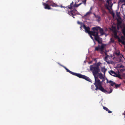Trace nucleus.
<instances>
[{"mask_svg":"<svg viewBox=\"0 0 125 125\" xmlns=\"http://www.w3.org/2000/svg\"><path fill=\"white\" fill-rule=\"evenodd\" d=\"M83 28L85 30V32L89 34L92 35L94 37L95 40L97 41L99 44H101L102 41H100V40L102 39L98 35L97 32H95L94 31H90V29L89 27H86L84 24L83 25Z\"/></svg>","mask_w":125,"mask_h":125,"instance_id":"nucleus-1","label":"nucleus"},{"mask_svg":"<svg viewBox=\"0 0 125 125\" xmlns=\"http://www.w3.org/2000/svg\"><path fill=\"white\" fill-rule=\"evenodd\" d=\"M94 84L95 85L96 88L95 90H97L98 89L101 91L103 92L106 93H110L112 92L113 90L111 89H110V91L108 92L107 91L104 89V88L102 86V82H101L100 80L99 79H95V83Z\"/></svg>","mask_w":125,"mask_h":125,"instance_id":"nucleus-2","label":"nucleus"},{"mask_svg":"<svg viewBox=\"0 0 125 125\" xmlns=\"http://www.w3.org/2000/svg\"><path fill=\"white\" fill-rule=\"evenodd\" d=\"M63 67L67 72H69L70 73L72 74L73 75L76 76L80 78L84 79L89 82H92V80L88 77L85 75H82L79 73L73 72L69 70L65 67L63 66Z\"/></svg>","mask_w":125,"mask_h":125,"instance_id":"nucleus-3","label":"nucleus"},{"mask_svg":"<svg viewBox=\"0 0 125 125\" xmlns=\"http://www.w3.org/2000/svg\"><path fill=\"white\" fill-rule=\"evenodd\" d=\"M63 67L67 72H69L70 73L72 74L73 75L76 76L80 78L84 79L89 82H92V80L88 77L85 75H82L79 73L73 72L69 70L65 67L63 66Z\"/></svg>","mask_w":125,"mask_h":125,"instance_id":"nucleus-4","label":"nucleus"},{"mask_svg":"<svg viewBox=\"0 0 125 125\" xmlns=\"http://www.w3.org/2000/svg\"><path fill=\"white\" fill-rule=\"evenodd\" d=\"M90 69L92 72L95 79H99L98 77L96 76V75L97 74L99 73V72L100 71L99 67H96L94 65H91L90 67Z\"/></svg>","mask_w":125,"mask_h":125,"instance_id":"nucleus-5","label":"nucleus"},{"mask_svg":"<svg viewBox=\"0 0 125 125\" xmlns=\"http://www.w3.org/2000/svg\"><path fill=\"white\" fill-rule=\"evenodd\" d=\"M106 46L104 44L102 43L100 46L99 45H98V46L95 47L94 51H100L101 53L102 54L104 52V50L105 46Z\"/></svg>","mask_w":125,"mask_h":125,"instance_id":"nucleus-6","label":"nucleus"},{"mask_svg":"<svg viewBox=\"0 0 125 125\" xmlns=\"http://www.w3.org/2000/svg\"><path fill=\"white\" fill-rule=\"evenodd\" d=\"M92 30L93 31H94L95 32H97L98 33V35H98V30H99L100 33L101 34V35H103L105 34L104 32V30L103 29L99 27H94L92 28Z\"/></svg>","mask_w":125,"mask_h":125,"instance_id":"nucleus-7","label":"nucleus"},{"mask_svg":"<svg viewBox=\"0 0 125 125\" xmlns=\"http://www.w3.org/2000/svg\"><path fill=\"white\" fill-rule=\"evenodd\" d=\"M77 13H78V11L76 10H73L70 11H68V14L70 16H73L75 15Z\"/></svg>","mask_w":125,"mask_h":125,"instance_id":"nucleus-8","label":"nucleus"},{"mask_svg":"<svg viewBox=\"0 0 125 125\" xmlns=\"http://www.w3.org/2000/svg\"><path fill=\"white\" fill-rule=\"evenodd\" d=\"M49 4H50V6H52L53 7H58L59 6L58 5L54 3L52 1H49Z\"/></svg>","mask_w":125,"mask_h":125,"instance_id":"nucleus-9","label":"nucleus"},{"mask_svg":"<svg viewBox=\"0 0 125 125\" xmlns=\"http://www.w3.org/2000/svg\"><path fill=\"white\" fill-rule=\"evenodd\" d=\"M111 1V0H107V2L108 4L109 5V6H108L107 5H105V8L108 10H110V9L109 8V6L111 8L112 7L113 4H112L111 3H110V1Z\"/></svg>","mask_w":125,"mask_h":125,"instance_id":"nucleus-10","label":"nucleus"},{"mask_svg":"<svg viewBox=\"0 0 125 125\" xmlns=\"http://www.w3.org/2000/svg\"><path fill=\"white\" fill-rule=\"evenodd\" d=\"M43 5L44 6V8L45 9L50 10L51 9L50 7V4H49V2L47 4H46L45 3L43 4Z\"/></svg>","mask_w":125,"mask_h":125,"instance_id":"nucleus-11","label":"nucleus"},{"mask_svg":"<svg viewBox=\"0 0 125 125\" xmlns=\"http://www.w3.org/2000/svg\"><path fill=\"white\" fill-rule=\"evenodd\" d=\"M73 2L72 1L70 5L66 7V8L67 9L68 8L70 10L72 9H73Z\"/></svg>","mask_w":125,"mask_h":125,"instance_id":"nucleus-12","label":"nucleus"},{"mask_svg":"<svg viewBox=\"0 0 125 125\" xmlns=\"http://www.w3.org/2000/svg\"><path fill=\"white\" fill-rule=\"evenodd\" d=\"M109 73L111 75L115 77L117 74L115 72L112 70H111Z\"/></svg>","mask_w":125,"mask_h":125,"instance_id":"nucleus-13","label":"nucleus"},{"mask_svg":"<svg viewBox=\"0 0 125 125\" xmlns=\"http://www.w3.org/2000/svg\"><path fill=\"white\" fill-rule=\"evenodd\" d=\"M106 70L107 69H105L104 67H102L101 68V72H103L104 74H105V72Z\"/></svg>","mask_w":125,"mask_h":125,"instance_id":"nucleus-14","label":"nucleus"},{"mask_svg":"<svg viewBox=\"0 0 125 125\" xmlns=\"http://www.w3.org/2000/svg\"><path fill=\"white\" fill-rule=\"evenodd\" d=\"M103 109L106 111H107L108 113H112V112L109 110L105 106H103Z\"/></svg>","mask_w":125,"mask_h":125,"instance_id":"nucleus-15","label":"nucleus"},{"mask_svg":"<svg viewBox=\"0 0 125 125\" xmlns=\"http://www.w3.org/2000/svg\"><path fill=\"white\" fill-rule=\"evenodd\" d=\"M114 35V37L116 39L119 38V37L117 35V31H115L113 32Z\"/></svg>","mask_w":125,"mask_h":125,"instance_id":"nucleus-16","label":"nucleus"},{"mask_svg":"<svg viewBox=\"0 0 125 125\" xmlns=\"http://www.w3.org/2000/svg\"><path fill=\"white\" fill-rule=\"evenodd\" d=\"M112 29V31L113 32L115 31H117V30L116 29V27L115 26H114L113 25L111 27Z\"/></svg>","mask_w":125,"mask_h":125,"instance_id":"nucleus-17","label":"nucleus"},{"mask_svg":"<svg viewBox=\"0 0 125 125\" xmlns=\"http://www.w3.org/2000/svg\"><path fill=\"white\" fill-rule=\"evenodd\" d=\"M109 83H110L111 84V85L112 86H113L114 85H115V84H116L114 82L111 80H110L109 81Z\"/></svg>","mask_w":125,"mask_h":125,"instance_id":"nucleus-18","label":"nucleus"},{"mask_svg":"<svg viewBox=\"0 0 125 125\" xmlns=\"http://www.w3.org/2000/svg\"><path fill=\"white\" fill-rule=\"evenodd\" d=\"M97 19V21L98 22L99 21L101 20V18L100 16L98 15H97L95 17Z\"/></svg>","mask_w":125,"mask_h":125,"instance_id":"nucleus-19","label":"nucleus"},{"mask_svg":"<svg viewBox=\"0 0 125 125\" xmlns=\"http://www.w3.org/2000/svg\"><path fill=\"white\" fill-rule=\"evenodd\" d=\"M101 64V63L100 62H99L97 63L96 64H94L93 65H94L96 67H99V66Z\"/></svg>","mask_w":125,"mask_h":125,"instance_id":"nucleus-20","label":"nucleus"},{"mask_svg":"<svg viewBox=\"0 0 125 125\" xmlns=\"http://www.w3.org/2000/svg\"><path fill=\"white\" fill-rule=\"evenodd\" d=\"M116 15L117 17L119 19H121V17L120 15V13L117 12H116Z\"/></svg>","mask_w":125,"mask_h":125,"instance_id":"nucleus-21","label":"nucleus"},{"mask_svg":"<svg viewBox=\"0 0 125 125\" xmlns=\"http://www.w3.org/2000/svg\"><path fill=\"white\" fill-rule=\"evenodd\" d=\"M124 2H125V0H119L118 3L119 4Z\"/></svg>","mask_w":125,"mask_h":125,"instance_id":"nucleus-22","label":"nucleus"},{"mask_svg":"<svg viewBox=\"0 0 125 125\" xmlns=\"http://www.w3.org/2000/svg\"><path fill=\"white\" fill-rule=\"evenodd\" d=\"M117 25L121 26V25L122 23V22L121 21L118 20H117Z\"/></svg>","mask_w":125,"mask_h":125,"instance_id":"nucleus-23","label":"nucleus"},{"mask_svg":"<svg viewBox=\"0 0 125 125\" xmlns=\"http://www.w3.org/2000/svg\"><path fill=\"white\" fill-rule=\"evenodd\" d=\"M115 54L117 56H119L120 55V52L117 51L115 52Z\"/></svg>","mask_w":125,"mask_h":125,"instance_id":"nucleus-24","label":"nucleus"},{"mask_svg":"<svg viewBox=\"0 0 125 125\" xmlns=\"http://www.w3.org/2000/svg\"><path fill=\"white\" fill-rule=\"evenodd\" d=\"M91 13V12H90L89 11L88 12H87L85 15H84V16L85 17L87 15H89Z\"/></svg>","mask_w":125,"mask_h":125,"instance_id":"nucleus-25","label":"nucleus"},{"mask_svg":"<svg viewBox=\"0 0 125 125\" xmlns=\"http://www.w3.org/2000/svg\"><path fill=\"white\" fill-rule=\"evenodd\" d=\"M115 77H118V78H120V79H121V75L119 74H117Z\"/></svg>","mask_w":125,"mask_h":125,"instance_id":"nucleus-26","label":"nucleus"},{"mask_svg":"<svg viewBox=\"0 0 125 125\" xmlns=\"http://www.w3.org/2000/svg\"><path fill=\"white\" fill-rule=\"evenodd\" d=\"M115 87L116 88H117L120 86V84H118L116 83V84H115Z\"/></svg>","mask_w":125,"mask_h":125,"instance_id":"nucleus-27","label":"nucleus"},{"mask_svg":"<svg viewBox=\"0 0 125 125\" xmlns=\"http://www.w3.org/2000/svg\"><path fill=\"white\" fill-rule=\"evenodd\" d=\"M120 27L121 28H122V26L121 25H117V29L118 30H119Z\"/></svg>","mask_w":125,"mask_h":125,"instance_id":"nucleus-28","label":"nucleus"},{"mask_svg":"<svg viewBox=\"0 0 125 125\" xmlns=\"http://www.w3.org/2000/svg\"><path fill=\"white\" fill-rule=\"evenodd\" d=\"M77 23L81 25H82V23L81 22H80L79 21H78L77 22Z\"/></svg>","mask_w":125,"mask_h":125,"instance_id":"nucleus-29","label":"nucleus"},{"mask_svg":"<svg viewBox=\"0 0 125 125\" xmlns=\"http://www.w3.org/2000/svg\"><path fill=\"white\" fill-rule=\"evenodd\" d=\"M79 6V5H78V4H75L74 5H73V7H78Z\"/></svg>","mask_w":125,"mask_h":125,"instance_id":"nucleus-30","label":"nucleus"},{"mask_svg":"<svg viewBox=\"0 0 125 125\" xmlns=\"http://www.w3.org/2000/svg\"><path fill=\"white\" fill-rule=\"evenodd\" d=\"M111 13L113 16V17H114L115 16V13L113 12H111Z\"/></svg>","mask_w":125,"mask_h":125,"instance_id":"nucleus-31","label":"nucleus"},{"mask_svg":"<svg viewBox=\"0 0 125 125\" xmlns=\"http://www.w3.org/2000/svg\"><path fill=\"white\" fill-rule=\"evenodd\" d=\"M110 41L111 42L114 43V40L112 39V38H111L110 39Z\"/></svg>","mask_w":125,"mask_h":125,"instance_id":"nucleus-32","label":"nucleus"},{"mask_svg":"<svg viewBox=\"0 0 125 125\" xmlns=\"http://www.w3.org/2000/svg\"><path fill=\"white\" fill-rule=\"evenodd\" d=\"M118 41L119 42H122L123 41L120 39L119 37V38H118Z\"/></svg>","mask_w":125,"mask_h":125,"instance_id":"nucleus-33","label":"nucleus"},{"mask_svg":"<svg viewBox=\"0 0 125 125\" xmlns=\"http://www.w3.org/2000/svg\"><path fill=\"white\" fill-rule=\"evenodd\" d=\"M118 41L119 42H122L123 41L120 39L119 37V38H118Z\"/></svg>","mask_w":125,"mask_h":125,"instance_id":"nucleus-34","label":"nucleus"},{"mask_svg":"<svg viewBox=\"0 0 125 125\" xmlns=\"http://www.w3.org/2000/svg\"><path fill=\"white\" fill-rule=\"evenodd\" d=\"M94 85H92L91 86V89L94 90Z\"/></svg>","mask_w":125,"mask_h":125,"instance_id":"nucleus-35","label":"nucleus"},{"mask_svg":"<svg viewBox=\"0 0 125 125\" xmlns=\"http://www.w3.org/2000/svg\"><path fill=\"white\" fill-rule=\"evenodd\" d=\"M90 35V36L91 38L93 40H94V39L93 37L92 36V35L91 34H89Z\"/></svg>","mask_w":125,"mask_h":125,"instance_id":"nucleus-36","label":"nucleus"},{"mask_svg":"<svg viewBox=\"0 0 125 125\" xmlns=\"http://www.w3.org/2000/svg\"><path fill=\"white\" fill-rule=\"evenodd\" d=\"M105 61L106 62H107V63H111V62H110V61H109V60H105Z\"/></svg>","mask_w":125,"mask_h":125,"instance_id":"nucleus-37","label":"nucleus"},{"mask_svg":"<svg viewBox=\"0 0 125 125\" xmlns=\"http://www.w3.org/2000/svg\"><path fill=\"white\" fill-rule=\"evenodd\" d=\"M121 43L123 45H125V42L124 40Z\"/></svg>","mask_w":125,"mask_h":125,"instance_id":"nucleus-38","label":"nucleus"},{"mask_svg":"<svg viewBox=\"0 0 125 125\" xmlns=\"http://www.w3.org/2000/svg\"><path fill=\"white\" fill-rule=\"evenodd\" d=\"M121 38L122 39V40H124V37L123 36H121Z\"/></svg>","mask_w":125,"mask_h":125,"instance_id":"nucleus-39","label":"nucleus"},{"mask_svg":"<svg viewBox=\"0 0 125 125\" xmlns=\"http://www.w3.org/2000/svg\"><path fill=\"white\" fill-rule=\"evenodd\" d=\"M83 3L85 4H85L86 3V0H84L83 1Z\"/></svg>","mask_w":125,"mask_h":125,"instance_id":"nucleus-40","label":"nucleus"},{"mask_svg":"<svg viewBox=\"0 0 125 125\" xmlns=\"http://www.w3.org/2000/svg\"><path fill=\"white\" fill-rule=\"evenodd\" d=\"M92 9H93V7H91L90 8V10H89V11H90V12H91V10H92Z\"/></svg>","mask_w":125,"mask_h":125,"instance_id":"nucleus-41","label":"nucleus"},{"mask_svg":"<svg viewBox=\"0 0 125 125\" xmlns=\"http://www.w3.org/2000/svg\"><path fill=\"white\" fill-rule=\"evenodd\" d=\"M124 67V66L123 65H121L119 66L120 68H123Z\"/></svg>","mask_w":125,"mask_h":125,"instance_id":"nucleus-42","label":"nucleus"},{"mask_svg":"<svg viewBox=\"0 0 125 125\" xmlns=\"http://www.w3.org/2000/svg\"><path fill=\"white\" fill-rule=\"evenodd\" d=\"M107 56H105V58H104V59H105V61L106 60H107Z\"/></svg>","mask_w":125,"mask_h":125,"instance_id":"nucleus-43","label":"nucleus"},{"mask_svg":"<svg viewBox=\"0 0 125 125\" xmlns=\"http://www.w3.org/2000/svg\"><path fill=\"white\" fill-rule=\"evenodd\" d=\"M124 3L123 4H122V6H121V8H123V6L124 5H125V2H124Z\"/></svg>","mask_w":125,"mask_h":125,"instance_id":"nucleus-44","label":"nucleus"},{"mask_svg":"<svg viewBox=\"0 0 125 125\" xmlns=\"http://www.w3.org/2000/svg\"><path fill=\"white\" fill-rule=\"evenodd\" d=\"M106 80H107L106 83H109V81H108V79H107Z\"/></svg>","mask_w":125,"mask_h":125,"instance_id":"nucleus-45","label":"nucleus"},{"mask_svg":"<svg viewBox=\"0 0 125 125\" xmlns=\"http://www.w3.org/2000/svg\"><path fill=\"white\" fill-rule=\"evenodd\" d=\"M125 70L124 69H121L120 70L121 71H124Z\"/></svg>","mask_w":125,"mask_h":125,"instance_id":"nucleus-46","label":"nucleus"},{"mask_svg":"<svg viewBox=\"0 0 125 125\" xmlns=\"http://www.w3.org/2000/svg\"><path fill=\"white\" fill-rule=\"evenodd\" d=\"M93 14L95 16V17H96V16L97 15H96L94 13H93Z\"/></svg>","mask_w":125,"mask_h":125,"instance_id":"nucleus-47","label":"nucleus"},{"mask_svg":"<svg viewBox=\"0 0 125 125\" xmlns=\"http://www.w3.org/2000/svg\"><path fill=\"white\" fill-rule=\"evenodd\" d=\"M76 14L78 15H80V14L78 12V13H77Z\"/></svg>","mask_w":125,"mask_h":125,"instance_id":"nucleus-48","label":"nucleus"},{"mask_svg":"<svg viewBox=\"0 0 125 125\" xmlns=\"http://www.w3.org/2000/svg\"><path fill=\"white\" fill-rule=\"evenodd\" d=\"M61 8H66V7H64V6H61Z\"/></svg>","mask_w":125,"mask_h":125,"instance_id":"nucleus-49","label":"nucleus"},{"mask_svg":"<svg viewBox=\"0 0 125 125\" xmlns=\"http://www.w3.org/2000/svg\"><path fill=\"white\" fill-rule=\"evenodd\" d=\"M82 4V3H80V4H78V5H79V6L81 4Z\"/></svg>","mask_w":125,"mask_h":125,"instance_id":"nucleus-50","label":"nucleus"},{"mask_svg":"<svg viewBox=\"0 0 125 125\" xmlns=\"http://www.w3.org/2000/svg\"><path fill=\"white\" fill-rule=\"evenodd\" d=\"M125 114H124V115H125V111H124Z\"/></svg>","mask_w":125,"mask_h":125,"instance_id":"nucleus-51","label":"nucleus"},{"mask_svg":"<svg viewBox=\"0 0 125 125\" xmlns=\"http://www.w3.org/2000/svg\"><path fill=\"white\" fill-rule=\"evenodd\" d=\"M73 16H73V18H75V17H74Z\"/></svg>","mask_w":125,"mask_h":125,"instance_id":"nucleus-52","label":"nucleus"},{"mask_svg":"<svg viewBox=\"0 0 125 125\" xmlns=\"http://www.w3.org/2000/svg\"><path fill=\"white\" fill-rule=\"evenodd\" d=\"M120 58H122V57L121 56V57H120Z\"/></svg>","mask_w":125,"mask_h":125,"instance_id":"nucleus-53","label":"nucleus"},{"mask_svg":"<svg viewBox=\"0 0 125 125\" xmlns=\"http://www.w3.org/2000/svg\"><path fill=\"white\" fill-rule=\"evenodd\" d=\"M122 55L123 57V55Z\"/></svg>","mask_w":125,"mask_h":125,"instance_id":"nucleus-54","label":"nucleus"}]
</instances>
